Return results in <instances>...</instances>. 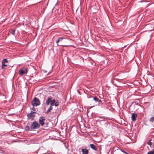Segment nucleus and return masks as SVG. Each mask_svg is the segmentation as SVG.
Masks as SVG:
<instances>
[{
	"instance_id": "f8f14e48",
	"label": "nucleus",
	"mask_w": 154,
	"mask_h": 154,
	"mask_svg": "<svg viewBox=\"0 0 154 154\" xmlns=\"http://www.w3.org/2000/svg\"><path fill=\"white\" fill-rule=\"evenodd\" d=\"M11 33L13 35H15V30H11Z\"/></svg>"
},
{
	"instance_id": "a211bd4d",
	"label": "nucleus",
	"mask_w": 154,
	"mask_h": 154,
	"mask_svg": "<svg viewBox=\"0 0 154 154\" xmlns=\"http://www.w3.org/2000/svg\"><path fill=\"white\" fill-rule=\"evenodd\" d=\"M58 38L59 39L60 41H62L63 39H64V38L63 37L59 38Z\"/></svg>"
},
{
	"instance_id": "0eeeda50",
	"label": "nucleus",
	"mask_w": 154,
	"mask_h": 154,
	"mask_svg": "<svg viewBox=\"0 0 154 154\" xmlns=\"http://www.w3.org/2000/svg\"><path fill=\"white\" fill-rule=\"evenodd\" d=\"M46 121V119L44 116H41L40 117L39 120V122L40 125L43 126L44 125V122Z\"/></svg>"
},
{
	"instance_id": "2eb2a0df",
	"label": "nucleus",
	"mask_w": 154,
	"mask_h": 154,
	"mask_svg": "<svg viewBox=\"0 0 154 154\" xmlns=\"http://www.w3.org/2000/svg\"><path fill=\"white\" fill-rule=\"evenodd\" d=\"M154 121V117H152L150 120V121L151 122H153Z\"/></svg>"
},
{
	"instance_id": "ddd939ff",
	"label": "nucleus",
	"mask_w": 154,
	"mask_h": 154,
	"mask_svg": "<svg viewBox=\"0 0 154 154\" xmlns=\"http://www.w3.org/2000/svg\"><path fill=\"white\" fill-rule=\"evenodd\" d=\"M25 130L26 131H30L29 128V126H26L25 128Z\"/></svg>"
},
{
	"instance_id": "5701e85b",
	"label": "nucleus",
	"mask_w": 154,
	"mask_h": 154,
	"mask_svg": "<svg viewBox=\"0 0 154 154\" xmlns=\"http://www.w3.org/2000/svg\"><path fill=\"white\" fill-rule=\"evenodd\" d=\"M153 151L154 152V149H153Z\"/></svg>"
},
{
	"instance_id": "f257e3e1",
	"label": "nucleus",
	"mask_w": 154,
	"mask_h": 154,
	"mask_svg": "<svg viewBox=\"0 0 154 154\" xmlns=\"http://www.w3.org/2000/svg\"><path fill=\"white\" fill-rule=\"evenodd\" d=\"M52 98H48L46 101V104L47 105H49L50 103V105L46 113L48 114L53 109L52 106H54L55 100L52 99Z\"/></svg>"
},
{
	"instance_id": "6e6552de",
	"label": "nucleus",
	"mask_w": 154,
	"mask_h": 154,
	"mask_svg": "<svg viewBox=\"0 0 154 154\" xmlns=\"http://www.w3.org/2000/svg\"><path fill=\"white\" fill-rule=\"evenodd\" d=\"M137 117V115L135 113H133L132 114V120L133 121H135Z\"/></svg>"
},
{
	"instance_id": "9d476101",
	"label": "nucleus",
	"mask_w": 154,
	"mask_h": 154,
	"mask_svg": "<svg viewBox=\"0 0 154 154\" xmlns=\"http://www.w3.org/2000/svg\"><path fill=\"white\" fill-rule=\"evenodd\" d=\"M94 100L96 102H101V100H99L98 98L96 97H92Z\"/></svg>"
},
{
	"instance_id": "1a4fd4ad",
	"label": "nucleus",
	"mask_w": 154,
	"mask_h": 154,
	"mask_svg": "<svg viewBox=\"0 0 154 154\" xmlns=\"http://www.w3.org/2000/svg\"><path fill=\"white\" fill-rule=\"evenodd\" d=\"M90 147L93 149L95 151H97V148L93 144H90Z\"/></svg>"
},
{
	"instance_id": "6ab92c4d",
	"label": "nucleus",
	"mask_w": 154,
	"mask_h": 154,
	"mask_svg": "<svg viewBox=\"0 0 154 154\" xmlns=\"http://www.w3.org/2000/svg\"><path fill=\"white\" fill-rule=\"evenodd\" d=\"M122 151L125 153V154H129L127 152H126L125 151L123 150H122Z\"/></svg>"
},
{
	"instance_id": "7ed1b4c3",
	"label": "nucleus",
	"mask_w": 154,
	"mask_h": 154,
	"mask_svg": "<svg viewBox=\"0 0 154 154\" xmlns=\"http://www.w3.org/2000/svg\"><path fill=\"white\" fill-rule=\"evenodd\" d=\"M40 126L38 122L35 121L32 124L30 128L31 129H36L38 128Z\"/></svg>"
},
{
	"instance_id": "423d86ee",
	"label": "nucleus",
	"mask_w": 154,
	"mask_h": 154,
	"mask_svg": "<svg viewBox=\"0 0 154 154\" xmlns=\"http://www.w3.org/2000/svg\"><path fill=\"white\" fill-rule=\"evenodd\" d=\"M8 60L6 59H4L2 61V69H4L5 67L7 66Z\"/></svg>"
},
{
	"instance_id": "9b49d317",
	"label": "nucleus",
	"mask_w": 154,
	"mask_h": 154,
	"mask_svg": "<svg viewBox=\"0 0 154 154\" xmlns=\"http://www.w3.org/2000/svg\"><path fill=\"white\" fill-rule=\"evenodd\" d=\"M82 154H88V151L87 149H82Z\"/></svg>"
},
{
	"instance_id": "aec40b11",
	"label": "nucleus",
	"mask_w": 154,
	"mask_h": 154,
	"mask_svg": "<svg viewBox=\"0 0 154 154\" xmlns=\"http://www.w3.org/2000/svg\"><path fill=\"white\" fill-rule=\"evenodd\" d=\"M60 42L59 40V39L58 38L57 40L56 41V43H57V44H58L59 42Z\"/></svg>"
},
{
	"instance_id": "dca6fc26",
	"label": "nucleus",
	"mask_w": 154,
	"mask_h": 154,
	"mask_svg": "<svg viewBox=\"0 0 154 154\" xmlns=\"http://www.w3.org/2000/svg\"><path fill=\"white\" fill-rule=\"evenodd\" d=\"M147 144L151 146L152 144V143L150 141H149L148 142Z\"/></svg>"
},
{
	"instance_id": "20e7f679",
	"label": "nucleus",
	"mask_w": 154,
	"mask_h": 154,
	"mask_svg": "<svg viewBox=\"0 0 154 154\" xmlns=\"http://www.w3.org/2000/svg\"><path fill=\"white\" fill-rule=\"evenodd\" d=\"M19 75H20L23 76L24 74H26L28 72V70L27 67H24L23 69L20 70L19 71Z\"/></svg>"
},
{
	"instance_id": "f3484780",
	"label": "nucleus",
	"mask_w": 154,
	"mask_h": 154,
	"mask_svg": "<svg viewBox=\"0 0 154 154\" xmlns=\"http://www.w3.org/2000/svg\"><path fill=\"white\" fill-rule=\"evenodd\" d=\"M59 105V103L57 102H56L55 101V102H54V105L56 106H57Z\"/></svg>"
},
{
	"instance_id": "4468645a",
	"label": "nucleus",
	"mask_w": 154,
	"mask_h": 154,
	"mask_svg": "<svg viewBox=\"0 0 154 154\" xmlns=\"http://www.w3.org/2000/svg\"><path fill=\"white\" fill-rule=\"evenodd\" d=\"M147 154H154V152L152 151H151L148 152Z\"/></svg>"
},
{
	"instance_id": "f03ea898",
	"label": "nucleus",
	"mask_w": 154,
	"mask_h": 154,
	"mask_svg": "<svg viewBox=\"0 0 154 154\" xmlns=\"http://www.w3.org/2000/svg\"><path fill=\"white\" fill-rule=\"evenodd\" d=\"M32 104L33 106H36L40 104V102L37 97H34L32 101Z\"/></svg>"
},
{
	"instance_id": "412c9836",
	"label": "nucleus",
	"mask_w": 154,
	"mask_h": 154,
	"mask_svg": "<svg viewBox=\"0 0 154 154\" xmlns=\"http://www.w3.org/2000/svg\"><path fill=\"white\" fill-rule=\"evenodd\" d=\"M32 109L34 111H35L36 110V109L34 107H33L32 108Z\"/></svg>"
},
{
	"instance_id": "39448f33",
	"label": "nucleus",
	"mask_w": 154,
	"mask_h": 154,
	"mask_svg": "<svg viewBox=\"0 0 154 154\" xmlns=\"http://www.w3.org/2000/svg\"><path fill=\"white\" fill-rule=\"evenodd\" d=\"M36 113V112H33L32 111L31 112L27 114V116L29 119L32 120L35 116V114Z\"/></svg>"
},
{
	"instance_id": "4be33fe9",
	"label": "nucleus",
	"mask_w": 154,
	"mask_h": 154,
	"mask_svg": "<svg viewBox=\"0 0 154 154\" xmlns=\"http://www.w3.org/2000/svg\"><path fill=\"white\" fill-rule=\"evenodd\" d=\"M43 154H46V153H43Z\"/></svg>"
}]
</instances>
